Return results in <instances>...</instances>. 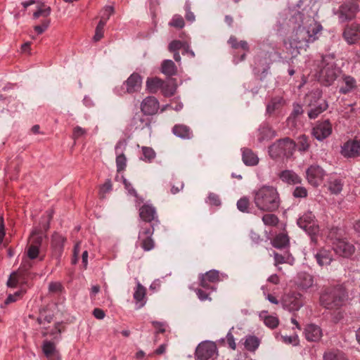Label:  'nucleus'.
<instances>
[{
    "label": "nucleus",
    "instance_id": "f257e3e1",
    "mask_svg": "<svg viewBox=\"0 0 360 360\" xmlns=\"http://www.w3.org/2000/svg\"><path fill=\"white\" fill-rule=\"evenodd\" d=\"M316 11L295 12L289 19V25L293 29L292 34L285 46L292 57H296L302 50H307L309 44L318 39V34L322 30V26L317 22Z\"/></svg>",
    "mask_w": 360,
    "mask_h": 360
},
{
    "label": "nucleus",
    "instance_id": "f03ea898",
    "mask_svg": "<svg viewBox=\"0 0 360 360\" xmlns=\"http://www.w3.org/2000/svg\"><path fill=\"white\" fill-rule=\"evenodd\" d=\"M254 202L262 211L272 212L276 210L280 204L277 190L273 186H263L254 191Z\"/></svg>",
    "mask_w": 360,
    "mask_h": 360
},
{
    "label": "nucleus",
    "instance_id": "7ed1b4c3",
    "mask_svg": "<svg viewBox=\"0 0 360 360\" xmlns=\"http://www.w3.org/2000/svg\"><path fill=\"white\" fill-rule=\"evenodd\" d=\"M341 70L337 67L333 58L324 56L316 73L318 80L325 86L331 85L340 75Z\"/></svg>",
    "mask_w": 360,
    "mask_h": 360
},
{
    "label": "nucleus",
    "instance_id": "20e7f679",
    "mask_svg": "<svg viewBox=\"0 0 360 360\" xmlns=\"http://www.w3.org/2000/svg\"><path fill=\"white\" fill-rule=\"evenodd\" d=\"M296 149L295 141L285 137L281 139L269 147V153L272 158L291 157Z\"/></svg>",
    "mask_w": 360,
    "mask_h": 360
},
{
    "label": "nucleus",
    "instance_id": "39448f33",
    "mask_svg": "<svg viewBox=\"0 0 360 360\" xmlns=\"http://www.w3.org/2000/svg\"><path fill=\"white\" fill-rule=\"evenodd\" d=\"M297 225L311 236L313 243H316V235L319 233V226L316 224L315 217L310 211L305 212L297 220Z\"/></svg>",
    "mask_w": 360,
    "mask_h": 360
},
{
    "label": "nucleus",
    "instance_id": "423d86ee",
    "mask_svg": "<svg viewBox=\"0 0 360 360\" xmlns=\"http://www.w3.org/2000/svg\"><path fill=\"white\" fill-rule=\"evenodd\" d=\"M346 294H321L320 302L326 309H335L347 302Z\"/></svg>",
    "mask_w": 360,
    "mask_h": 360
},
{
    "label": "nucleus",
    "instance_id": "0eeeda50",
    "mask_svg": "<svg viewBox=\"0 0 360 360\" xmlns=\"http://www.w3.org/2000/svg\"><path fill=\"white\" fill-rule=\"evenodd\" d=\"M217 355V345L210 341H205L198 345L195 349L197 360H208Z\"/></svg>",
    "mask_w": 360,
    "mask_h": 360
},
{
    "label": "nucleus",
    "instance_id": "6e6552de",
    "mask_svg": "<svg viewBox=\"0 0 360 360\" xmlns=\"http://www.w3.org/2000/svg\"><path fill=\"white\" fill-rule=\"evenodd\" d=\"M324 176L325 171L317 165H312L306 170V179L308 183L314 187L321 184Z\"/></svg>",
    "mask_w": 360,
    "mask_h": 360
},
{
    "label": "nucleus",
    "instance_id": "1a4fd4ad",
    "mask_svg": "<svg viewBox=\"0 0 360 360\" xmlns=\"http://www.w3.org/2000/svg\"><path fill=\"white\" fill-rule=\"evenodd\" d=\"M359 11V6L354 2H346L339 8L338 15L341 22L353 19Z\"/></svg>",
    "mask_w": 360,
    "mask_h": 360
},
{
    "label": "nucleus",
    "instance_id": "9d476101",
    "mask_svg": "<svg viewBox=\"0 0 360 360\" xmlns=\"http://www.w3.org/2000/svg\"><path fill=\"white\" fill-rule=\"evenodd\" d=\"M333 249L339 256L347 258L351 257L355 252L354 245L344 238L338 242H333Z\"/></svg>",
    "mask_w": 360,
    "mask_h": 360
},
{
    "label": "nucleus",
    "instance_id": "9b49d317",
    "mask_svg": "<svg viewBox=\"0 0 360 360\" xmlns=\"http://www.w3.org/2000/svg\"><path fill=\"white\" fill-rule=\"evenodd\" d=\"M332 133V125L328 120L318 122L312 129V134L318 141H323Z\"/></svg>",
    "mask_w": 360,
    "mask_h": 360
},
{
    "label": "nucleus",
    "instance_id": "f8f14e48",
    "mask_svg": "<svg viewBox=\"0 0 360 360\" xmlns=\"http://www.w3.org/2000/svg\"><path fill=\"white\" fill-rule=\"evenodd\" d=\"M200 284L205 289L216 290L214 285L220 281L219 272L212 269L200 276Z\"/></svg>",
    "mask_w": 360,
    "mask_h": 360
},
{
    "label": "nucleus",
    "instance_id": "ddd939ff",
    "mask_svg": "<svg viewBox=\"0 0 360 360\" xmlns=\"http://www.w3.org/2000/svg\"><path fill=\"white\" fill-rule=\"evenodd\" d=\"M153 228H142L139 232V240L141 248L146 251H150L154 248V241L152 239Z\"/></svg>",
    "mask_w": 360,
    "mask_h": 360
},
{
    "label": "nucleus",
    "instance_id": "4468645a",
    "mask_svg": "<svg viewBox=\"0 0 360 360\" xmlns=\"http://www.w3.org/2000/svg\"><path fill=\"white\" fill-rule=\"evenodd\" d=\"M312 94L318 98L321 97V91L320 90H316L314 92L311 93V95ZM310 105L311 108L308 112V116L310 119L316 118L321 112L328 108V103L323 99H319L317 105H313L312 104H310Z\"/></svg>",
    "mask_w": 360,
    "mask_h": 360
},
{
    "label": "nucleus",
    "instance_id": "2eb2a0df",
    "mask_svg": "<svg viewBox=\"0 0 360 360\" xmlns=\"http://www.w3.org/2000/svg\"><path fill=\"white\" fill-rule=\"evenodd\" d=\"M341 154L345 158H356L360 155V142L355 140L347 141L341 147Z\"/></svg>",
    "mask_w": 360,
    "mask_h": 360
},
{
    "label": "nucleus",
    "instance_id": "dca6fc26",
    "mask_svg": "<svg viewBox=\"0 0 360 360\" xmlns=\"http://www.w3.org/2000/svg\"><path fill=\"white\" fill-rule=\"evenodd\" d=\"M124 85L128 94L138 92L141 89L142 78L138 73H133L124 82Z\"/></svg>",
    "mask_w": 360,
    "mask_h": 360
},
{
    "label": "nucleus",
    "instance_id": "f3484780",
    "mask_svg": "<svg viewBox=\"0 0 360 360\" xmlns=\"http://www.w3.org/2000/svg\"><path fill=\"white\" fill-rule=\"evenodd\" d=\"M343 37L347 44H355L360 39V25L352 24L347 27L344 30Z\"/></svg>",
    "mask_w": 360,
    "mask_h": 360
},
{
    "label": "nucleus",
    "instance_id": "a211bd4d",
    "mask_svg": "<svg viewBox=\"0 0 360 360\" xmlns=\"http://www.w3.org/2000/svg\"><path fill=\"white\" fill-rule=\"evenodd\" d=\"M159 109V102L153 96H148L141 103V110L145 115L155 114Z\"/></svg>",
    "mask_w": 360,
    "mask_h": 360
},
{
    "label": "nucleus",
    "instance_id": "6ab92c4d",
    "mask_svg": "<svg viewBox=\"0 0 360 360\" xmlns=\"http://www.w3.org/2000/svg\"><path fill=\"white\" fill-rule=\"evenodd\" d=\"M139 216L141 219L144 221H158V216L156 214L155 208L148 203L142 205L139 208Z\"/></svg>",
    "mask_w": 360,
    "mask_h": 360
},
{
    "label": "nucleus",
    "instance_id": "aec40b11",
    "mask_svg": "<svg viewBox=\"0 0 360 360\" xmlns=\"http://www.w3.org/2000/svg\"><path fill=\"white\" fill-rule=\"evenodd\" d=\"M304 333L306 339L310 342H317L321 340L323 335L321 328L313 323L305 327Z\"/></svg>",
    "mask_w": 360,
    "mask_h": 360
},
{
    "label": "nucleus",
    "instance_id": "412c9836",
    "mask_svg": "<svg viewBox=\"0 0 360 360\" xmlns=\"http://www.w3.org/2000/svg\"><path fill=\"white\" fill-rule=\"evenodd\" d=\"M282 304L289 311H297L302 306V302L295 294H285Z\"/></svg>",
    "mask_w": 360,
    "mask_h": 360
},
{
    "label": "nucleus",
    "instance_id": "4be33fe9",
    "mask_svg": "<svg viewBox=\"0 0 360 360\" xmlns=\"http://www.w3.org/2000/svg\"><path fill=\"white\" fill-rule=\"evenodd\" d=\"M356 88V79L350 76L344 75L340 81V92L347 94Z\"/></svg>",
    "mask_w": 360,
    "mask_h": 360
},
{
    "label": "nucleus",
    "instance_id": "5701e85b",
    "mask_svg": "<svg viewBox=\"0 0 360 360\" xmlns=\"http://www.w3.org/2000/svg\"><path fill=\"white\" fill-rule=\"evenodd\" d=\"M125 143L121 141H118L115 146V150L117 155L116 157V165L117 171H122L124 169L127 163V158L123 153V150L125 148Z\"/></svg>",
    "mask_w": 360,
    "mask_h": 360
},
{
    "label": "nucleus",
    "instance_id": "b1692460",
    "mask_svg": "<svg viewBox=\"0 0 360 360\" xmlns=\"http://www.w3.org/2000/svg\"><path fill=\"white\" fill-rule=\"evenodd\" d=\"M65 240L66 239L64 236L56 233L52 236L51 248L53 254L56 257H59L61 255L63 251L64 243L65 242Z\"/></svg>",
    "mask_w": 360,
    "mask_h": 360
},
{
    "label": "nucleus",
    "instance_id": "393cba45",
    "mask_svg": "<svg viewBox=\"0 0 360 360\" xmlns=\"http://www.w3.org/2000/svg\"><path fill=\"white\" fill-rule=\"evenodd\" d=\"M285 101L282 97H274L266 105V113L268 115H273L274 113L278 112L285 105Z\"/></svg>",
    "mask_w": 360,
    "mask_h": 360
},
{
    "label": "nucleus",
    "instance_id": "a878e982",
    "mask_svg": "<svg viewBox=\"0 0 360 360\" xmlns=\"http://www.w3.org/2000/svg\"><path fill=\"white\" fill-rule=\"evenodd\" d=\"M314 257L318 264L321 266L329 265L333 261V255L329 250L322 248L320 249Z\"/></svg>",
    "mask_w": 360,
    "mask_h": 360
},
{
    "label": "nucleus",
    "instance_id": "bb28decb",
    "mask_svg": "<svg viewBox=\"0 0 360 360\" xmlns=\"http://www.w3.org/2000/svg\"><path fill=\"white\" fill-rule=\"evenodd\" d=\"M42 350L49 360H60L58 352L56 351V345L50 341H44Z\"/></svg>",
    "mask_w": 360,
    "mask_h": 360
},
{
    "label": "nucleus",
    "instance_id": "cd10ccee",
    "mask_svg": "<svg viewBox=\"0 0 360 360\" xmlns=\"http://www.w3.org/2000/svg\"><path fill=\"white\" fill-rule=\"evenodd\" d=\"M279 177L283 182L289 184H297L302 181V179L292 170L286 169L281 172Z\"/></svg>",
    "mask_w": 360,
    "mask_h": 360
},
{
    "label": "nucleus",
    "instance_id": "c85d7f7f",
    "mask_svg": "<svg viewBox=\"0 0 360 360\" xmlns=\"http://www.w3.org/2000/svg\"><path fill=\"white\" fill-rule=\"evenodd\" d=\"M173 134L183 139H190L193 137L191 129L184 124H176L172 129Z\"/></svg>",
    "mask_w": 360,
    "mask_h": 360
},
{
    "label": "nucleus",
    "instance_id": "c756f323",
    "mask_svg": "<svg viewBox=\"0 0 360 360\" xmlns=\"http://www.w3.org/2000/svg\"><path fill=\"white\" fill-rule=\"evenodd\" d=\"M242 159L245 165L255 166L259 162L257 155L249 148L242 149Z\"/></svg>",
    "mask_w": 360,
    "mask_h": 360
},
{
    "label": "nucleus",
    "instance_id": "7c9ffc66",
    "mask_svg": "<svg viewBox=\"0 0 360 360\" xmlns=\"http://www.w3.org/2000/svg\"><path fill=\"white\" fill-rule=\"evenodd\" d=\"M163 80L158 77L148 78L146 81V89L151 94H155L161 90Z\"/></svg>",
    "mask_w": 360,
    "mask_h": 360
},
{
    "label": "nucleus",
    "instance_id": "2f4dec72",
    "mask_svg": "<svg viewBox=\"0 0 360 360\" xmlns=\"http://www.w3.org/2000/svg\"><path fill=\"white\" fill-rule=\"evenodd\" d=\"M177 89V85L174 79H170L167 82L163 81L161 91L165 96L169 97L174 94Z\"/></svg>",
    "mask_w": 360,
    "mask_h": 360
},
{
    "label": "nucleus",
    "instance_id": "473e14b6",
    "mask_svg": "<svg viewBox=\"0 0 360 360\" xmlns=\"http://www.w3.org/2000/svg\"><path fill=\"white\" fill-rule=\"evenodd\" d=\"M275 136V132L271 129V128L266 125H262L259 129V134L257 136L258 141L262 143V141L271 139Z\"/></svg>",
    "mask_w": 360,
    "mask_h": 360
},
{
    "label": "nucleus",
    "instance_id": "72a5a7b5",
    "mask_svg": "<svg viewBox=\"0 0 360 360\" xmlns=\"http://www.w3.org/2000/svg\"><path fill=\"white\" fill-rule=\"evenodd\" d=\"M260 345V340L255 335H248L245 337L244 346L250 352H254Z\"/></svg>",
    "mask_w": 360,
    "mask_h": 360
},
{
    "label": "nucleus",
    "instance_id": "f704fd0d",
    "mask_svg": "<svg viewBox=\"0 0 360 360\" xmlns=\"http://www.w3.org/2000/svg\"><path fill=\"white\" fill-rule=\"evenodd\" d=\"M24 278L21 271H13L11 274L7 281V285L10 288H16L23 282Z\"/></svg>",
    "mask_w": 360,
    "mask_h": 360
},
{
    "label": "nucleus",
    "instance_id": "c9c22d12",
    "mask_svg": "<svg viewBox=\"0 0 360 360\" xmlns=\"http://www.w3.org/2000/svg\"><path fill=\"white\" fill-rule=\"evenodd\" d=\"M161 71L165 75L172 76L176 73L177 69L172 60H165L162 63Z\"/></svg>",
    "mask_w": 360,
    "mask_h": 360
},
{
    "label": "nucleus",
    "instance_id": "e433bc0d",
    "mask_svg": "<svg viewBox=\"0 0 360 360\" xmlns=\"http://www.w3.org/2000/svg\"><path fill=\"white\" fill-rule=\"evenodd\" d=\"M295 144L298 151L301 153L307 152L310 147L309 138L304 134L297 138Z\"/></svg>",
    "mask_w": 360,
    "mask_h": 360
},
{
    "label": "nucleus",
    "instance_id": "4c0bfd02",
    "mask_svg": "<svg viewBox=\"0 0 360 360\" xmlns=\"http://www.w3.org/2000/svg\"><path fill=\"white\" fill-rule=\"evenodd\" d=\"M342 188L343 182L340 179L331 178L328 181V190L333 194H339L342 191Z\"/></svg>",
    "mask_w": 360,
    "mask_h": 360
},
{
    "label": "nucleus",
    "instance_id": "58836bf2",
    "mask_svg": "<svg viewBox=\"0 0 360 360\" xmlns=\"http://www.w3.org/2000/svg\"><path fill=\"white\" fill-rule=\"evenodd\" d=\"M289 244L288 236L285 233H280L272 241L274 247L278 249L285 248Z\"/></svg>",
    "mask_w": 360,
    "mask_h": 360
},
{
    "label": "nucleus",
    "instance_id": "ea45409f",
    "mask_svg": "<svg viewBox=\"0 0 360 360\" xmlns=\"http://www.w3.org/2000/svg\"><path fill=\"white\" fill-rule=\"evenodd\" d=\"M259 316L262 319H263L264 324L270 328H275L279 324V320L278 317L271 315H266V312H262Z\"/></svg>",
    "mask_w": 360,
    "mask_h": 360
},
{
    "label": "nucleus",
    "instance_id": "a19ab883",
    "mask_svg": "<svg viewBox=\"0 0 360 360\" xmlns=\"http://www.w3.org/2000/svg\"><path fill=\"white\" fill-rule=\"evenodd\" d=\"M53 314L49 309H44L40 311L39 316L37 318V322L39 325L49 323L53 320Z\"/></svg>",
    "mask_w": 360,
    "mask_h": 360
},
{
    "label": "nucleus",
    "instance_id": "79ce46f5",
    "mask_svg": "<svg viewBox=\"0 0 360 360\" xmlns=\"http://www.w3.org/2000/svg\"><path fill=\"white\" fill-rule=\"evenodd\" d=\"M324 360H347L344 354L339 350H329L323 355Z\"/></svg>",
    "mask_w": 360,
    "mask_h": 360
},
{
    "label": "nucleus",
    "instance_id": "37998d69",
    "mask_svg": "<svg viewBox=\"0 0 360 360\" xmlns=\"http://www.w3.org/2000/svg\"><path fill=\"white\" fill-rule=\"evenodd\" d=\"M342 230L338 227H333L328 231L327 238L331 240V242H338L343 238Z\"/></svg>",
    "mask_w": 360,
    "mask_h": 360
},
{
    "label": "nucleus",
    "instance_id": "c03bdc74",
    "mask_svg": "<svg viewBox=\"0 0 360 360\" xmlns=\"http://www.w3.org/2000/svg\"><path fill=\"white\" fill-rule=\"evenodd\" d=\"M141 150L143 155V157L141 158V160L150 162L155 159L156 154L152 148L143 146Z\"/></svg>",
    "mask_w": 360,
    "mask_h": 360
},
{
    "label": "nucleus",
    "instance_id": "a18cd8bd",
    "mask_svg": "<svg viewBox=\"0 0 360 360\" xmlns=\"http://www.w3.org/2000/svg\"><path fill=\"white\" fill-rule=\"evenodd\" d=\"M301 281L300 282V286L303 289H307L313 285L312 276L307 274H302L300 276Z\"/></svg>",
    "mask_w": 360,
    "mask_h": 360
},
{
    "label": "nucleus",
    "instance_id": "49530a36",
    "mask_svg": "<svg viewBox=\"0 0 360 360\" xmlns=\"http://www.w3.org/2000/svg\"><path fill=\"white\" fill-rule=\"evenodd\" d=\"M43 236L37 229L32 231L30 236L31 245L40 248Z\"/></svg>",
    "mask_w": 360,
    "mask_h": 360
},
{
    "label": "nucleus",
    "instance_id": "de8ad7c7",
    "mask_svg": "<svg viewBox=\"0 0 360 360\" xmlns=\"http://www.w3.org/2000/svg\"><path fill=\"white\" fill-rule=\"evenodd\" d=\"M114 13V8L111 6H107L104 7L101 12V20L103 21V24L106 25L108 20L110 18L111 15Z\"/></svg>",
    "mask_w": 360,
    "mask_h": 360
},
{
    "label": "nucleus",
    "instance_id": "09e8293b",
    "mask_svg": "<svg viewBox=\"0 0 360 360\" xmlns=\"http://www.w3.org/2000/svg\"><path fill=\"white\" fill-rule=\"evenodd\" d=\"M262 221L265 225L271 226H276L278 223V217L273 214H264L262 217Z\"/></svg>",
    "mask_w": 360,
    "mask_h": 360
},
{
    "label": "nucleus",
    "instance_id": "8fccbe9b",
    "mask_svg": "<svg viewBox=\"0 0 360 360\" xmlns=\"http://www.w3.org/2000/svg\"><path fill=\"white\" fill-rule=\"evenodd\" d=\"M302 112H303L302 107L300 105H299V104L294 105L293 110H292L290 117L288 118V123H290V122L294 123L295 119L297 116L302 115Z\"/></svg>",
    "mask_w": 360,
    "mask_h": 360
},
{
    "label": "nucleus",
    "instance_id": "3c124183",
    "mask_svg": "<svg viewBox=\"0 0 360 360\" xmlns=\"http://www.w3.org/2000/svg\"><path fill=\"white\" fill-rule=\"evenodd\" d=\"M250 202L248 198H241L237 202V208L243 212H249Z\"/></svg>",
    "mask_w": 360,
    "mask_h": 360
},
{
    "label": "nucleus",
    "instance_id": "603ef678",
    "mask_svg": "<svg viewBox=\"0 0 360 360\" xmlns=\"http://www.w3.org/2000/svg\"><path fill=\"white\" fill-rule=\"evenodd\" d=\"M170 26L176 28H183L184 27V20L180 15H174L172 20L169 22Z\"/></svg>",
    "mask_w": 360,
    "mask_h": 360
},
{
    "label": "nucleus",
    "instance_id": "864d4df0",
    "mask_svg": "<svg viewBox=\"0 0 360 360\" xmlns=\"http://www.w3.org/2000/svg\"><path fill=\"white\" fill-rule=\"evenodd\" d=\"M186 44H187L185 42H182L179 40H174L169 45V50L171 52H176L181 49H184Z\"/></svg>",
    "mask_w": 360,
    "mask_h": 360
},
{
    "label": "nucleus",
    "instance_id": "5fc2aeb1",
    "mask_svg": "<svg viewBox=\"0 0 360 360\" xmlns=\"http://www.w3.org/2000/svg\"><path fill=\"white\" fill-rule=\"evenodd\" d=\"M103 21H99L95 30V34L94 36V40L95 41H99L103 37L104 27Z\"/></svg>",
    "mask_w": 360,
    "mask_h": 360
},
{
    "label": "nucleus",
    "instance_id": "6e6d98bb",
    "mask_svg": "<svg viewBox=\"0 0 360 360\" xmlns=\"http://www.w3.org/2000/svg\"><path fill=\"white\" fill-rule=\"evenodd\" d=\"M133 122L136 125V128H144L148 125V122L140 115H136L133 118Z\"/></svg>",
    "mask_w": 360,
    "mask_h": 360
},
{
    "label": "nucleus",
    "instance_id": "4d7b16f0",
    "mask_svg": "<svg viewBox=\"0 0 360 360\" xmlns=\"http://www.w3.org/2000/svg\"><path fill=\"white\" fill-rule=\"evenodd\" d=\"M39 248H40L30 244V245L27 248V257L30 259H34L37 258L39 253Z\"/></svg>",
    "mask_w": 360,
    "mask_h": 360
},
{
    "label": "nucleus",
    "instance_id": "13d9d810",
    "mask_svg": "<svg viewBox=\"0 0 360 360\" xmlns=\"http://www.w3.org/2000/svg\"><path fill=\"white\" fill-rule=\"evenodd\" d=\"M145 295L146 294H134L136 309L141 308L146 304V300Z\"/></svg>",
    "mask_w": 360,
    "mask_h": 360
},
{
    "label": "nucleus",
    "instance_id": "bf43d9fd",
    "mask_svg": "<svg viewBox=\"0 0 360 360\" xmlns=\"http://www.w3.org/2000/svg\"><path fill=\"white\" fill-rule=\"evenodd\" d=\"M281 339L283 342L287 344H292L293 345H297L299 342L298 336L297 335L281 336Z\"/></svg>",
    "mask_w": 360,
    "mask_h": 360
},
{
    "label": "nucleus",
    "instance_id": "052dcab7",
    "mask_svg": "<svg viewBox=\"0 0 360 360\" xmlns=\"http://www.w3.org/2000/svg\"><path fill=\"white\" fill-rule=\"evenodd\" d=\"M293 195L295 198H306L307 196V191L304 187L297 186L293 191Z\"/></svg>",
    "mask_w": 360,
    "mask_h": 360
},
{
    "label": "nucleus",
    "instance_id": "680f3d73",
    "mask_svg": "<svg viewBox=\"0 0 360 360\" xmlns=\"http://www.w3.org/2000/svg\"><path fill=\"white\" fill-rule=\"evenodd\" d=\"M112 190V184L110 179H107L105 182L100 188V194L103 198L105 194Z\"/></svg>",
    "mask_w": 360,
    "mask_h": 360
},
{
    "label": "nucleus",
    "instance_id": "e2e57ef3",
    "mask_svg": "<svg viewBox=\"0 0 360 360\" xmlns=\"http://www.w3.org/2000/svg\"><path fill=\"white\" fill-rule=\"evenodd\" d=\"M185 10H186V19L191 22H193L195 20V16L194 13L191 11V4L188 1H186V4H185Z\"/></svg>",
    "mask_w": 360,
    "mask_h": 360
},
{
    "label": "nucleus",
    "instance_id": "0e129e2a",
    "mask_svg": "<svg viewBox=\"0 0 360 360\" xmlns=\"http://www.w3.org/2000/svg\"><path fill=\"white\" fill-rule=\"evenodd\" d=\"M233 329V327L231 328V330L226 334V338L227 343L231 349L235 350L236 349V344L235 342V338L231 333V330Z\"/></svg>",
    "mask_w": 360,
    "mask_h": 360
},
{
    "label": "nucleus",
    "instance_id": "69168bd1",
    "mask_svg": "<svg viewBox=\"0 0 360 360\" xmlns=\"http://www.w3.org/2000/svg\"><path fill=\"white\" fill-rule=\"evenodd\" d=\"M51 13V8L49 6L46 7L44 8H39L37 11H35L33 14L34 18H38L41 15L48 16Z\"/></svg>",
    "mask_w": 360,
    "mask_h": 360
},
{
    "label": "nucleus",
    "instance_id": "338daca9",
    "mask_svg": "<svg viewBox=\"0 0 360 360\" xmlns=\"http://www.w3.org/2000/svg\"><path fill=\"white\" fill-rule=\"evenodd\" d=\"M86 133V129L82 128L81 127L77 126L73 129L72 138L74 139H77L85 135Z\"/></svg>",
    "mask_w": 360,
    "mask_h": 360
},
{
    "label": "nucleus",
    "instance_id": "774afa93",
    "mask_svg": "<svg viewBox=\"0 0 360 360\" xmlns=\"http://www.w3.org/2000/svg\"><path fill=\"white\" fill-rule=\"evenodd\" d=\"M49 290L51 292H58L63 290V285L59 282L51 283L49 285Z\"/></svg>",
    "mask_w": 360,
    "mask_h": 360
}]
</instances>
